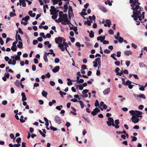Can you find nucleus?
<instances>
[{"instance_id": "nucleus-1", "label": "nucleus", "mask_w": 147, "mask_h": 147, "mask_svg": "<svg viewBox=\"0 0 147 147\" xmlns=\"http://www.w3.org/2000/svg\"><path fill=\"white\" fill-rule=\"evenodd\" d=\"M129 3L131 4L132 9H140L142 8L139 6L140 3L139 2L138 0H129Z\"/></svg>"}, {"instance_id": "nucleus-2", "label": "nucleus", "mask_w": 147, "mask_h": 147, "mask_svg": "<svg viewBox=\"0 0 147 147\" xmlns=\"http://www.w3.org/2000/svg\"><path fill=\"white\" fill-rule=\"evenodd\" d=\"M133 10V14L131 16L132 18H134V20L136 21L138 18L139 15H141L140 11H142L141 9H132Z\"/></svg>"}, {"instance_id": "nucleus-3", "label": "nucleus", "mask_w": 147, "mask_h": 147, "mask_svg": "<svg viewBox=\"0 0 147 147\" xmlns=\"http://www.w3.org/2000/svg\"><path fill=\"white\" fill-rule=\"evenodd\" d=\"M108 121H106V123L109 126H110L111 125L113 126H115L114 119L112 117H109L108 118Z\"/></svg>"}, {"instance_id": "nucleus-4", "label": "nucleus", "mask_w": 147, "mask_h": 147, "mask_svg": "<svg viewBox=\"0 0 147 147\" xmlns=\"http://www.w3.org/2000/svg\"><path fill=\"white\" fill-rule=\"evenodd\" d=\"M66 42H63L62 44H59L58 47L61 51H65V48L64 46H65L67 44Z\"/></svg>"}, {"instance_id": "nucleus-5", "label": "nucleus", "mask_w": 147, "mask_h": 147, "mask_svg": "<svg viewBox=\"0 0 147 147\" xmlns=\"http://www.w3.org/2000/svg\"><path fill=\"white\" fill-rule=\"evenodd\" d=\"M54 120L55 122L58 124H60L62 123V121L60 118L57 115L55 116Z\"/></svg>"}, {"instance_id": "nucleus-6", "label": "nucleus", "mask_w": 147, "mask_h": 147, "mask_svg": "<svg viewBox=\"0 0 147 147\" xmlns=\"http://www.w3.org/2000/svg\"><path fill=\"white\" fill-rule=\"evenodd\" d=\"M62 37H58L56 38L55 39V41L56 43L59 44H61L62 42Z\"/></svg>"}, {"instance_id": "nucleus-7", "label": "nucleus", "mask_w": 147, "mask_h": 147, "mask_svg": "<svg viewBox=\"0 0 147 147\" xmlns=\"http://www.w3.org/2000/svg\"><path fill=\"white\" fill-rule=\"evenodd\" d=\"M136 116L133 115L131 118L132 122L135 123L138 122L139 120V119L136 117Z\"/></svg>"}, {"instance_id": "nucleus-8", "label": "nucleus", "mask_w": 147, "mask_h": 147, "mask_svg": "<svg viewBox=\"0 0 147 147\" xmlns=\"http://www.w3.org/2000/svg\"><path fill=\"white\" fill-rule=\"evenodd\" d=\"M98 7L100 10L104 12H106L107 11V9L102 5H98Z\"/></svg>"}, {"instance_id": "nucleus-9", "label": "nucleus", "mask_w": 147, "mask_h": 147, "mask_svg": "<svg viewBox=\"0 0 147 147\" xmlns=\"http://www.w3.org/2000/svg\"><path fill=\"white\" fill-rule=\"evenodd\" d=\"M135 111V114L134 116H136V117H142V116L141 115L142 113V112L136 110Z\"/></svg>"}, {"instance_id": "nucleus-10", "label": "nucleus", "mask_w": 147, "mask_h": 147, "mask_svg": "<svg viewBox=\"0 0 147 147\" xmlns=\"http://www.w3.org/2000/svg\"><path fill=\"white\" fill-rule=\"evenodd\" d=\"M59 66H57L52 69V71L55 73H56L59 70Z\"/></svg>"}, {"instance_id": "nucleus-11", "label": "nucleus", "mask_w": 147, "mask_h": 147, "mask_svg": "<svg viewBox=\"0 0 147 147\" xmlns=\"http://www.w3.org/2000/svg\"><path fill=\"white\" fill-rule=\"evenodd\" d=\"M124 53L125 55L126 56H129L130 55L132 54V52L130 51H124Z\"/></svg>"}, {"instance_id": "nucleus-12", "label": "nucleus", "mask_w": 147, "mask_h": 147, "mask_svg": "<svg viewBox=\"0 0 147 147\" xmlns=\"http://www.w3.org/2000/svg\"><path fill=\"white\" fill-rule=\"evenodd\" d=\"M115 37L116 39L118 40L119 42L120 43H122L123 41V39L121 37L119 36V38L118 37L116 36H115Z\"/></svg>"}, {"instance_id": "nucleus-13", "label": "nucleus", "mask_w": 147, "mask_h": 147, "mask_svg": "<svg viewBox=\"0 0 147 147\" xmlns=\"http://www.w3.org/2000/svg\"><path fill=\"white\" fill-rule=\"evenodd\" d=\"M21 95L22 96V101H25L26 100H27V98H26V96L25 93L24 92H22L21 93Z\"/></svg>"}, {"instance_id": "nucleus-14", "label": "nucleus", "mask_w": 147, "mask_h": 147, "mask_svg": "<svg viewBox=\"0 0 147 147\" xmlns=\"http://www.w3.org/2000/svg\"><path fill=\"white\" fill-rule=\"evenodd\" d=\"M105 38V36H98L97 38V40L98 41L100 40V38H102V39L100 40V42H102L103 40H104Z\"/></svg>"}, {"instance_id": "nucleus-15", "label": "nucleus", "mask_w": 147, "mask_h": 147, "mask_svg": "<svg viewBox=\"0 0 147 147\" xmlns=\"http://www.w3.org/2000/svg\"><path fill=\"white\" fill-rule=\"evenodd\" d=\"M110 92V89L109 88H108L103 91V93L105 95L108 94Z\"/></svg>"}, {"instance_id": "nucleus-16", "label": "nucleus", "mask_w": 147, "mask_h": 147, "mask_svg": "<svg viewBox=\"0 0 147 147\" xmlns=\"http://www.w3.org/2000/svg\"><path fill=\"white\" fill-rule=\"evenodd\" d=\"M18 31H16V38H17L18 39V40L19 41H22V40L21 39L20 34H18Z\"/></svg>"}, {"instance_id": "nucleus-17", "label": "nucleus", "mask_w": 147, "mask_h": 147, "mask_svg": "<svg viewBox=\"0 0 147 147\" xmlns=\"http://www.w3.org/2000/svg\"><path fill=\"white\" fill-rule=\"evenodd\" d=\"M106 23L107 24V26L109 27H110L111 25V21L109 20H105Z\"/></svg>"}, {"instance_id": "nucleus-18", "label": "nucleus", "mask_w": 147, "mask_h": 147, "mask_svg": "<svg viewBox=\"0 0 147 147\" xmlns=\"http://www.w3.org/2000/svg\"><path fill=\"white\" fill-rule=\"evenodd\" d=\"M139 65L141 67H144L146 69H147V66L146 65L144 64V63L140 62L139 63Z\"/></svg>"}, {"instance_id": "nucleus-19", "label": "nucleus", "mask_w": 147, "mask_h": 147, "mask_svg": "<svg viewBox=\"0 0 147 147\" xmlns=\"http://www.w3.org/2000/svg\"><path fill=\"white\" fill-rule=\"evenodd\" d=\"M42 94L44 97H47V96L48 94V93L47 92L43 90L42 92Z\"/></svg>"}, {"instance_id": "nucleus-20", "label": "nucleus", "mask_w": 147, "mask_h": 147, "mask_svg": "<svg viewBox=\"0 0 147 147\" xmlns=\"http://www.w3.org/2000/svg\"><path fill=\"white\" fill-rule=\"evenodd\" d=\"M11 57L12 59H14L15 58V59L16 60V61H18L20 59V57L19 56H16V57L14 56H12Z\"/></svg>"}, {"instance_id": "nucleus-21", "label": "nucleus", "mask_w": 147, "mask_h": 147, "mask_svg": "<svg viewBox=\"0 0 147 147\" xmlns=\"http://www.w3.org/2000/svg\"><path fill=\"white\" fill-rule=\"evenodd\" d=\"M20 82L18 80H17L14 83L15 85L17 86L18 87H20Z\"/></svg>"}, {"instance_id": "nucleus-22", "label": "nucleus", "mask_w": 147, "mask_h": 147, "mask_svg": "<svg viewBox=\"0 0 147 147\" xmlns=\"http://www.w3.org/2000/svg\"><path fill=\"white\" fill-rule=\"evenodd\" d=\"M18 43L19 45H17V46L18 48L22 49L23 47V43L22 42L19 41Z\"/></svg>"}, {"instance_id": "nucleus-23", "label": "nucleus", "mask_w": 147, "mask_h": 147, "mask_svg": "<svg viewBox=\"0 0 147 147\" xmlns=\"http://www.w3.org/2000/svg\"><path fill=\"white\" fill-rule=\"evenodd\" d=\"M89 36L90 38H93L94 37V32L92 30H91L90 32L89 33Z\"/></svg>"}, {"instance_id": "nucleus-24", "label": "nucleus", "mask_w": 147, "mask_h": 147, "mask_svg": "<svg viewBox=\"0 0 147 147\" xmlns=\"http://www.w3.org/2000/svg\"><path fill=\"white\" fill-rule=\"evenodd\" d=\"M30 19V17L28 16H27L25 18H22V20H24L26 22L27 21Z\"/></svg>"}, {"instance_id": "nucleus-25", "label": "nucleus", "mask_w": 147, "mask_h": 147, "mask_svg": "<svg viewBox=\"0 0 147 147\" xmlns=\"http://www.w3.org/2000/svg\"><path fill=\"white\" fill-rule=\"evenodd\" d=\"M43 58L45 62H48V60L47 59V55L46 54H44V55Z\"/></svg>"}, {"instance_id": "nucleus-26", "label": "nucleus", "mask_w": 147, "mask_h": 147, "mask_svg": "<svg viewBox=\"0 0 147 147\" xmlns=\"http://www.w3.org/2000/svg\"><path fill=\"white\" fill-rule=\"evenodd\" d=\"M58 16V14L56 13H54V14L52 16V18L54 20H55Z\"/></svg>"}, {"instance_id": "nucleus-27", "label": "nucleus", "mask_w": 147, "mask_h": 147, "mask_svg": "<svg viewBox=\"0 0 147 147\" xmlns=\"http://www.w3.org/2000/svg\"><path fill=\"white\" fill-rule=\"evenodd\" d=\"M131 81H129L128 80H127L126 81V82H125L124 85L125 86H127V85L129 86V85L131 84Z\"/></svg>"}, {"instance_id": "nucleus-28", "label": "nucleus", "mask_w": 147, "mask_h": 147, "mask_svg": "<svg viewBox=\"0 0 147 147\" xmlns=\"http://www.w3.org/2000/svg\"><path fill=\"white\" fill-rule=\"evenodd\" d=\"M78 102L80 103V105H81V107L82 109L84 107V104L83 102L81 100H79L78 101Z\"/></svg>"}, {"instance_id": "nucleus-29", "label": "nucleus", "mask_w": 147, "mask_h": 147, "mask_svg": "<svg viewBox=\"0 0 147 147\" xmlns=\"http://www.w3.org/2000/svg\"><path fill=\"white\" fill-rule=\"evenodd\" d=\"M139 85V87L140 88H139V89L141 91H144L145 90L144 87L143 86L139 84H138Z\"/></svg>"}, {"instance_id": "nucleus-30", "label": "nucleus", "mask_w": 147, "mask_h": 147, "mask_svg": "<svg viewBox=\"0 0 147 147\" xmlns=\"http://www.w3.org/2000/svg\"><path fill=\"white\" fill-rule=\"evenodd\" d=\"M17 46H12L11 47V49L13 51H16L17 50Z\"/></svg>"}, {"instance_id": "nucleus-31", "label": "nucleus", "mask_w": 147, "mask_h": 147, "mask_svg": "<svg viewBox=\"0 0 147 147\" xmlns=\"http://www.w3.org/2000/svg\"><path fill=\"white\" fill-rule=\"evenodd\" d=\"M64 12H66L67 11V9H68V6L67 5H64Z\"/></svg>"}, {"instance_id": "nucleus-32", "label": "nucleus", "mask_w": 147, "mask_h": 147, "mask_svg": "<svg viewBox=\"0 0 147 147\" xmlns=\"http://www.w3.org/2000/svg\"><path fill=\"white\" fill-rule=\"evenodd\" d=\"M139 97L143 98L144 99L146 98V97L144 94H139Z\"/></svg>"}, {"instance_id": "nucleus-33", "label": "nucleus", "mask_w": 147, "mask_h": 147, "mask_svg": "<svg viewBox=\"0 0 147 147\" xmlns=\"http://www.w3.org/2000/svg\"><path fill=\"white\" fill-rule=\"evenodd\" d=\"M136 111H134L133 110H132L129 111V113L132 115H135V114Z\"/></svg>"}, {"instance_id": "nucleus-34", "label": "nucleus", "mask_w": 147, "mask_h": 147, "mask_svg": "<svg viewBox=\"0 0 147 147\" xmlns=\"http://www.w3.org/2000/svg\"><path fill=\"white\" fill-rule=\"evenodd\" d=\"M83 117L85 119L88 123H90V121L88 117Z\"/></svg>"}, {"instance_id": "nucleus-35", "label": "nucleus", "mask_w": 147, "mask_h": 147, "mask_svg": "<svg viewBox=\"0 0 147 147\" xmlns=\"http://www.w3.org/2000/svg\"><path fill=\"white\" fill-rule=\"evenodd\" d=\"M24 117L23 115L21 116V118L20 119V120L21 123H23L25 121V120L23 119Z\"/></svg>"}, {"instance_id": "nucleus-36", "label": "nucleus", "mask_w": 147, "mask_h": 147, "mask_svg": "<svg viewBox=\"0 0 147 147\" xmlns=\"http://www.w3.org/2000/svg\"><path fill=\"white\" fill-rule=\"evenodd\" d=\"M108 32L110 34L113 35L114 34L113 30L112 29H110L108 30Z\"/></svg>"}, {"instance_id": "nucleus-37", "label": "nucleus", "mask_w": 147, "mask_h": 147, "mask_svg": "<svg viewBox=\"0 0 147 147\" xmlns=\"http://www.w3.org/2000/svg\"><path fill=\"white\" fill-rule=\"evenodd\" d=\"M52 1L53 2V5H55V4H57L58 2L59 1L58 0H53Z\"/></svg>"}, {"instance_id": "nucleus-38", "label": "nucleus", "mask_w": 147, "mask_h": 147, "mask_svg": "<svg viewBox=\"0 0 147 147\" xmlns=\"http://www.w3.org/2000/svg\"><path fill=\"white\" fill-rule=\"evenodd\" d=\"M9 16L11 17H13L15 16H16V14L15 13H13V12H11L10 13Z\"/></svg>"}, {"instance_id": "nucleus-39", "label": "nucleus", "mask_w": 147, "mask_h": 147, "mask_svg": "<svg viewBox=\"0 0 147 147\" xmlns=\"http://www.w3.org/2000/svg\"><path fill=\"white\" fill-rule=\"evenodd\" d=\"M38 131L40 133V134L43 137H45L46 136V135L44 134L41 130H39Z\"/></svg>"}, {"instance_id": "nucleus-40", "label": "nucleus", "mask_w": 147, "mask_h": 147, "mask_svg": "<svg viewBox=\"0 0 147 147\" xmlns=\"http://www.w3.org/2000/svg\"><path fill=\"white\" fill-rule=\"evenodd\" d=\"M99 105V103L98 100H96L94 106L96 107H97Z\"/></svg>"}, {"instance_id": "nucleus-41", "label": "nucleus", "mask_w": 147, "mask_h": 147, "mask_svg": "<svg viewBox=\"0 0 147 147\" xmlns=\"http://www.w3.org/2000/svg\"><path fill=\"white\" fill-rule=\"evenodd\" d=\"M104 52L105 53L109 54L110 53L111 51L109 50L106 49L104 50Z\"/></svg>"}, {"instance_id": "nucleus-42", "label": "nucleus", "mask_w": 147, "mask_h": 147, "mask_svg": "<svg viewBox=\"0 0 147 147\" xmlns=\"http://www.w3.org/2000/svg\"><path fill=\"white\" fill-rule=\"evenodd\" d=\"M18 42V39L17 38H16V41L14 42L13 43V46H16V44Z\"/></svg>"}, {"instance_id": "nucleus-43", "label": "nucleus", "mask_w": 147, "mask_h": 147, "mask_svg": "<svg viewBox=\"0 0 147 147\" xmlns=\"http://www.w3.org/2000/svg\"><path fill=\"white\" fill-rule=\"evenodd\" d=\"M84 81L83 79H81L79 81H77V83L78 84H80L84 82Z\"/></svg>"}, {"instance_id": "nucleus-44", "label": "nucleus", "mask_w": 147, "mask_h": 147, "mask_svg": "<svg viewBox=\"0 0 147 147\" xmlns=\"http://www.w3.org/2000/svg\"><path fill=\"white\" fill-rule=\"evenodd\" d=\"M120 70V69L119 67H117L115 69V72L116 73V75L118 74L119 72V70Z\"/></svg>"}, {"instance_id": "nucleus-45", "label": "nucleus", "mask_w": 147, "mask_h": 147, "mask_svg": "<svg viewBox=\"0 0 147 147\" xmlns=\"http://www.w3.org/2000/svg\"><path fill=\"white\" fill-rule=\"evenodd\" d=\"M21 138H18L16 140V141L18 143H19L21 142Z\"/></svg>"}, {"instance_id": "nucleus-46", "label": "nucleus", "mask_w": 147, "mask_h": 147, "mask_svg": "<svg viewBox=\"0 0 147 147\" xmlns=\"http://www.w3.org/2000/svg\"><path fill=\"white\" fill-rule=\"evenodd\" d=\"M115 55V54L114 53L113 54H112L111 55V57L113 58L115 60V61H117V59L115 58V56H114V55Z\"/></svg>"}, {"instance_id": "nucleus-47", "label": "nucleus", "mask_w": 147, "mask_h": 147, "mask_svg": "<svg viewBox=\"0 0 147 147\" xmlns=\"http://www.w3.org/2000/svg\"><path fill=\"white\" fill-rule=\"evenodd\" d=\"M51 86H53L55 85V82L53 81H50L49 82Z\"/></svg>"}, {"instance_id": "nucleus-48", "label": "nucleus", "mask_w": 147, "mask_h": 147, "mask_svg": "<svg viewBox=\"0 0 147 147\" xmlns=\"http://www.w3.org/2000/svg\"><path fill=\"white\" fill-rule=\"evenodd\" d=\"M131 137L132 138V141H135L137 139V138L135 136H131Z\"/></svg>"}, {"instance_id": "nucleus-49", "label": "nucleus", "mask_w": 147, "mask_h": 147, "mask_svg": "<svg viewBox=\"0 0 147 147\" xmlns=\"http://www.w3.org/2000/svg\"><path fill=\"white\" fill-rule=\"evenodd\" d=\"M50 129L52 130H53L54 131H57V129L56 128L54 127L51 125L50 127Z\"/></svg>"}, {"instance_id": "nucleus-50", "label": "nucleus", "mask_w": 147, "mask_h": 147, "mask_svg": "<svg viewBox=\"0 0 147 147\" xmlns=\"http://www.w3.org/2000/svg\"><path fill=\"white\" fill-rule=\"evenodd\" d=\"M80 13L81 16H86L87 14L86 12H84L83 11H82Z\"/></svg>"}, {"instance_id": "nucleus-51", "label": "nucleus", "mask_w": 147, "mask_h": 147, "mask_svg": "<svg viewBox=\"0 0 147 147\" xmlns=\"http://www.w3.org/2000/svg\"><path fill=\"white\" fill-rule=\"evenodd\" d=\"M77 86L79 87V89L80 90H82L83 89V86L81 85H77Z\"/></svg>"}, {"instance_id": "nucleus-52", "label": "nucleus", "mask_w": 147, "mask_h": 147, "mask_svg": "<svg viewBox=\"0 0 147 147\" xmlns=\"http://www.w3.org/2000/svg\"><path fill=\"white\" fill-rule=\"evenodd\" d=\"M70 11H71L72 13L73 12V9L72 7L71 6H69V10L68 13L70 12Z\"/></svg>"}, {"instance_id": "nucleus-53", "label": "nucleus", "mask_w": 147, "mask_h": 147, "mask_svg": "<svg viewBox=\"0 0 147 147\" xmlns=\"http://www.w3.org/2000/svg\"><path fill=\"white\" fill-rule=\"evenodd\" d=\"M59 17H62L63 16V14H64L63 13V12L62 11H60L59 12Z\"/></svg>"}, {"instance_id": "nucleus-54", "label": "nucleus", "mask_w": 147, "mask_h": 147, "mask_svg": "<svg viewBox=\"0 0 147 147\" xmlns=\"http://www.w3.org/2000/svg\"><path fill=\"white\" fill-rule=\"evenodd\" d=\"M81 68L82 69H86V66L85 65H82L81 66Z\"/></svg>"}, {"instance_id": "nucleus-55", "label": "nucleus", "mask_w": 147, "mask_h": 147, "mask_svg": "<svg viewBox=\"0 0 147 147\" xmlns=\"http://www.w3.org/2000/svg\"><path fill=\"white\" fill-rule=\"evenodd\" d=\"M88 91H89V90H88L85 89L83 90V91L82 92V93L83 94H86V93L88 92Z\"/></svg>"}, {"instance_id": "nucleus-56", "label": "nucleus", "mask_w": 147, "mask_h": 147, "mask_svg": "<svg viewBox=\"0 0 147 147\" xmlns=\"http://www.w3.org/2000/svg\"><path fill=\"white\" fill-rule=\"evenodd\" d=\"M96 114H97V113H96V112L95 110V111L93 110V111H92L91 112V114L94 116L96 115Z\"/></svg>"}, {"instance_id": "nucleus-57", "label": "nucleus", "mask_w": 147, "mask_h": 147, "mask_svg": "<svg viewBox=\"0 0 147 147\" xmlns=\"http://www.w3.org/2000/svg\"><path fill=\"white\" fill-rule=\"evenodd\" d=\"M133 95L137 100H138V98H139V94L137 95L135 94H133Z\"/></svg>"}, {"instance_id": "nucleus-58", "label": "nucleus", "mask_w": 147, "mask_h": 147, "mask_svg": "<svg viewBox=\"0 0 147 147\" xmlns=\"http://www.w3.org/2000/svg\"><path fill=\"white\" fill-rule=\"evenodd\" d=\"M76 45L79 47H80L81 46L80 43L79 42H77L76 43Z\"/></svg>"}, {"instance_id": "nucleus-59", "label": "nucleus", "mask_w": 147, "mask_h": 147, "mask_svg": "<svg viewBox=\"0 0 147 147\" xmlns=\"http://www.w3.org/2000/svg\"><path fill=\"white\" fill-rule=\"evenodd\" d=\"M59 61V59L58 58H56L55 59V63H58Z\"/></svg>"}, {"instance_id": "nucleus-60", "label": "nucleus", "mask_w": 147, "mask_h": 147, "mask_svg": "<svg viewBox=\"0 0 147 147\" xmlns=\"http://www.w3.org/2000/svg\"><path fill=\"white\" fill-rule=\"evenodd\" d=\"M130 63V61H125V63L127 67H128L129 66Z\"/></svg>"}, {"instance_id": "nucleus-61", "label": "nucleus", "mask_w": 147, "mask_h": 147, "mask_svg": "<svg viewBox=\"0 0 147 147\" xmlns=\"http://www.w3.org/2000/svg\"><path fill=\"white\" fill-rule=\"evenodd\" d=\"M18 30L20 34H24L23 32L22 31L21 29L20 28H18Z\"/></svg>"}, {"instance_id": "nucleus-62", "label": "nucleus", "mask_w": 147, "mask_h": 147, "mask_svg": "<svg viewBox=\"0 0 147 147\" xmlns=\"http://www.w3.org/2000/svg\"><path fill=\"white\" fill-rule=\"evenodd\" d=\"M20 144L18 143V144H15L13 145V147H20Z\"/></svg>"}, {"instance_id": "nucleus-63", "label": "nucleus", "mask_w": 147, "mask_h": 147, "mask_svg": "<svg viewBox=\"0 0 147 147\" xmlns=\"http://www.w3.org/2000/svg\"><path fill=\"white\" fill-rule=\"evenodd\" d=\"M115 64L119 66L120 65V62L119 61H117L115 62Z\"/></svg>"}, {"instance_id": "nucleus-64", "label": "nucleus", "mask_w": 147, "mask_h": 147, "mask_svg": "<svg viewBox=\"0 0 147 147\" xmlns=\"http://www.w3.org/2000/svg\"><path fill=\"white\" fill-rule=\"evenodd\" d=\"M144 106L142 105H140L138 107V109L142 110L143 109V108H144Z\"/></svg>"}]
</instances>
